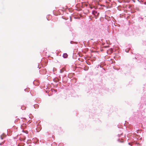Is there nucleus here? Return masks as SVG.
Masks as SVG:
<instances>
[{
    "label": "nucleus",
    "instance_id": "3",
    "mask_svg": "<svg viewBox=\"0 0 146 146\" xmlns=\"http://www.w3.org/2000/svg\"><path fill=\"white\" fill-rule=\"evenodd\" d=\"M97 13V12L95 11H93L92 13L93 14L95 15L96 13Z\"/></svg>",
    "mask_w": 146,
    "mask_h": 146
},
{
    "label": "nucleus",
    "instance_id": "2",
    "mask_svg": "<svg viewBox=\"0 0 146 146\" xmlns=\"http://www.w3.org/2000/svg\"><path fill=\"white\" fill-rule=\"evenodd\" d=\"M68 56V55L66 53H64L63 54V57L65 58H67Z\"/></svg>",
    "mask_w": 146,
    "mask_h": 146
},
{
    "label": "nucleus",
    "instance_id": "1",
    "mask_svg": "<svg viewBox=\"0 0 146 146\" xmlns=\"http://www.w3.org/2000/svg\"><path fill=\"white\" fill-rule=\"evenodd\" d=\"M6 136L4 134H3L0 136V138L1 139H3Z\"/></svg>",
    "mask_w": 146,
    "mask_h": 146
},
{
    "label": "nucleus",
    "instance_id": "4",
    "mask_svg": "<svg viewBox=\"0 0 146 146\" xmlns=\"http://www.w3.org/2000/svg\"><path fill=\"white\" fill-rule=\"evenodd\" d=\"M5 141H3L2 142V143H0V145H3L5 143Z\"/></svg>",
    "mask_w": 146,
    "mask_h": 146
},
{
    "label": "nucleus",
    "instance_id": "5",
    "mask_svg": "<svg viewBox=\"0 0 146 146\" xmlns=\"http://www.w3.org/2000/svg\"><path fill=\"white\" fill-rule=\"evenodd\" d=\"M18 146H19V145H18Z\"/></svg>",
    "mask_w": 146,
    "mask_h": 146
}]
</instances>
